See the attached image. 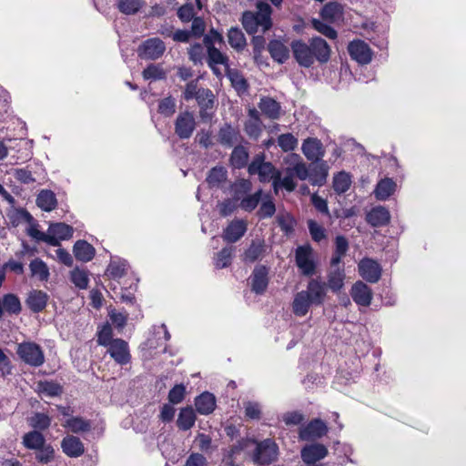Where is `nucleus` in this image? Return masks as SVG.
<instances>
[{"mask_svg":"<svg viewBox=\"0 0 466 466\" xmlns=\"http://www.w3.org/2000/svg\"><path fill=\"white\" fill-rule=\"evenodd\" d=\"M258 12L247 11L242 15V25L248 34H255L259 29L262 32L268 30L271 25V7L268 3L258 2Z\"/></svg>","mask_w":466,"mask_h":466,"instance_id":"nucleus-1","label":"nucleus"},{"mask_svg":"<svg viewBox=\"0 0 466 466\" xmlns=\"http://www.w3.org/2000/svg\"><path fill=\"white\" fill-rule=\"evenodd\" d=\"M16 353L25 363L31 367H40L45 362V354L42 348L32 341L18 344Z\"/></svg>","mask_w":466,"mask_h":466,"instance_id":"nucleus-2","label":"nucleus"},{"mask_svg":"<svg viewBox=\"0 0 466 466\" xmlns=\"http://www.w3.org/2000/svg\"><path fill=\"white\" fill-rule=\"evenodd\" d=\"M250 175H258L260 182H268L276 179L279 171L270 162H265L262 155H257L248 167Z\"/></svg>","mask_w":466,"mask_h":466,"instance_id":"nucleus-3","label":"nucleus"},{"mask_svg":"<svg viewBox=\"0 0 466 466\" xmlns=\"http://www.w3.org/2000/svg\"><path fill=\"white\" fill-rule=\"evenodd\" d=\"M295 261L302 275L312 276L315 274L314 251L309 244L299 246L296 248Z\"/></svg>","mask_w":466,"mask_h":466,"instance_id":"nucleus-4","label":"nucleus"},{"mask_svg":"<svg viewBox=\"0 0 466 466\" xmlns=\"http://www.w3.org/2000/svg\"><path fill=\"white\" fill-rule=\"evenodd\" d=\"M166 51L165 43L158 37H152L145 40L137 48V55L146 60H157Z\"/></svg>","mask_w":466,"mask_h":466,"instance_id":"nucleus-5","label":"nucleus"},{"mask_svg":"<svg viewBox=\"0 0 466 466\" xmlns=\"http://www.w3.org/2000/svg\"><path fill=\"white\" fill-rule=\"evenodd\" d=\"M278 445L270 439L258 443L253 460L258 464H270L278 457Z\"/></svg>","mask_w":466,"mask_h":466,"instance_id":"nucleus-6","label":"nucleus"},{"mask_svg":"<svg viewBox=\"0 0 466 466\" xmlns=\"http://www.w3.org/2000/svg\"><path fill=\"white\" fill-rule=\"evenodd\" d=\"M106 352L116 363L123 366L131 360V354L128 343L122 339H115L109 345L106 346Z\"/></svg>","mask_w":466,"mask_h":466,"instance_id":"nucleus-7","label":"nucleus"},{"mask_svg":"<svg viewBox=\"0 0 466 466\" xmlns=\"http://www.w3.org/2000/svg\"><path fill=\"white\" fill-rule=\"evenodd\" d=\"M196 128V120L188 111L178 114L175 121V133L180 139L189 138Z\"/></svg>","mask_w":466,"mask_h":466,"instance_id":"nucleus-8","label":"nucleus"},{"mask_svg":"<svg viewBox=\"0 0 466 466\" xmlns=\"http://www.w3.org/2000/svg\"><path fill=\"white\" fill-rule=\"evenodd\" d=\"M305 157L312 163L320 162L325 156V148L321 141L316 137L306 138L301 145Z\"/></svg>","mask_w":466,"mask_h":466,"instance_id":"nucleus-9","label":"nucleus"},{"mask_svg":"<svg viewBox=\"0 0 466 466\" xmlns=\"http://www.w3.org/2000/svg\"><path fill=\"white\" fill-rule=\"evenodd\" d=\"M327 431L326 423L319 419H314L299 429V437L302 441H311L321 438Z\"/></svg>","mask_w":466,"mask_h":466,"instance_id":"nucleus-10","label":"nucleus"},{"mask_svg":"<svg viewBox=\"0 0 466 466\" xmlns=\"http://www.w3.org/2000/svg\"><path fill=\"white\" fill-rule=\"evenodd\" d=\"M291 49L295 59L301 66L309 67L313 65L315 58L310 43L307 45L300 40L294 41L291 44Z\"/></svg>","mask_w":466,"mask_h":466,"instance_id":"nucleus-11","label":"nucleus"},{"mask_svg":"<svg viewBox=\"0 0 466 466\" xmlns=\"http://www.w3.org/2000/svg\"><path fill=\"white\" fill-rule=\"evenodd\" d=\"M358 268L360 277L370 283L378 282L381 277L380 265L371 258H366L361 259Z\"/></svg>","mask_w":466,"mask_h":466,"instance_id":"nucleus-12","label":"nucleus"},{"mask_svg":"<svg viewBox=\"0 0 466 466\" xmlns=\"http://www.w3.org/2000/svg\"><path fill=\"white\" fill-rule=\"evenodd\" d=\"M17 213L21 219L29 223V227L26 229V233L28 236H30L36 241H43L47 244H56L55 239L48 236V232L44 233L38 229V225L35 222L34 218L28 211H26L25 209H21Z\"/></svg>","mask_w":466,"mask_h":466,"instance_id":"nucleus-13","label":"nucleus"},{"mask_svg":"<svg viewBox=\"0 0 466 466\" xmlns=\"http://www.w3.org/2000/svg\"><path fill=\"white\" fill-rule=\"evenodd\" d=\"M327 284L319 279H311L307 285V289L302 290L308 294L309 299L316 306H320L324 303L327 296Z\"/></svg>","mask_w":466,"mask_h":466,"instance_id":"nucleus-14","label":"nucleus"},{"mask_svg":"<svg viewBox=\"0 0 466 466\" xmlns=\"http://www.w3.org/2000/svg\"><path fill=\"white\" fill-rule=\"evenodd\" d=\"M268 268L266 266H256L250 276L251 290L258 294H263L268 285Z\"/></svg>","mask_w":466,"mask_h":466,"instance_id":"nucleus-15","label":"nucleus"},{"mask_svg":"<svg viewBox=\"0 0 466 466\" xmlns=\"http://www.w3.org/2000/svg\"><path fill=\"white\" fill-rule=\"evenodd\" d=\"M350 296L357 305L368 307L371 303L373 293L367 284L359 280L351 287Z\"/></svg>","mask_w":466,"mask_h":466,"instance_id":"nucleus-16","label":"nucleus"},{"mask_svg":"<svg viewBox=\"0 0 466 466\" xmlns=\"http://www.w3.org/2000/svg\"><path fill=\"white\" fill-rule=\"evenodd\" d=\"M350 56L360 64H369L371 61L372 54L370 46L361 40H355L348 46Z\"/></svg>","mask_w":466,"mask_h":466,"instance_id":"nucleus-17","label":"nucleus"},{"mask_svg":"<svg viewBox=\"0 0 466 466\" xmlns=\"http://www.w3.org/2000/svg\"><path fill=\"white\" fill-rule=\"evenodd\" d=\"M300 455L306 465L313 464L328 455V449L323 444L313 443L303 447Z\"/></svg>","mask_w":466,"mask_h":466,"instance_id":"nucleus-18","label":"nucleus"},{"mask_svg":"<svg viewBox=\"0 0 466 466\" xmlns=\"http://www.w3.org/2000/svg\"><path fill=\"white\" fill-rule=\"evenodd\" d=\"M246 231V221L243 219H234L224 229L222 238L228 243H235L245 235Z\"/></svg>","mask_w":466,"mask_h":466,"instance_id":"nucleus-19","label":"nucleus"},{"mask_svg":"<svg viewBox=\"0 0 466 466\" xmlns=\"http://www.w3.org/2000/svg\"><path fill=\"white\" fill-rule=\"evenodd\" d=\"M36 463L30 466H59L61 461L56 458L55 449L50 443L35 451Z\"/></svg>","mask_w":466,"mask_h":466,"instance_id":"nucleus-20","label":"nucleus"},{"mask_svg":"<svg viewBox=\"0 0 466 466\" xmlns=\"http://www.w3.org/2000/svg\"><path fill=\"white\" fill-rule=\"evenodd\" d=\"M218 142L228 147H233L241 141L242 137L238 127L231 126L230 124H225L222 126L218 134Z\"/></svg>","mask_w":466,"mask_h":466,"instance_id":"nucleus-21","label":"nucleus"},{"mask_svg":"<svg viewBox=\"0 0 466 466\" xmlns=\"http://www.w3.org/2000/svg\"><path fill=\"white\" fill-rule=\"evenodd\" d=\"M63 452L71 458H77L84 454L85 446L81 440L74 435H67L61 441Z\"/></svg>","mask_w":466,"mask_h":466,"instance_id":"nucleus-22","label":"nucleus"},{"mask_svg":"<svg viewBox=\"0 0 466 466\" xmlns=\"http://www.w3.org/2000/svg\"><path fill=\"white\" fill-rule=\"evenodd\" d=\"M48 236L53 238L56 244H50L54 247L60 246L61 240L69 239L73 236V228L65 223H52L48 228Z\"/></svg>","mask_w":466,"mask_h":466,"instance_id":"nucleus-23","label":"nucleus"},{"mask_svg":"<svg viewBox=\"0 0 466 466\" xmlns=\"http://www.w3.org/2000/svg\"><path fill=\"white\" fill-rule=\"evenodd\" d=\"M295 175L289 167L284 169V176L281 177V173L277 176L273 183V190L275 194L279 193V188H284L288 192H292L297 187V182L295 181Z\"/></svg>","mask_w":466,"mask_h":466,"instance_id":"nucleus-24","label":"nucleus"},{"mask_svg":"<svg viewBox=\"0 0 466 466\" xmlns=\"http://www.w3.org/2000/svg\"><path fill=\"white\" fill-rule=\"evenodd\" d=\"M195 407L199 414L208 415L216 408V398L212 393L205 391L195 399Z\"/></svg>","mask_w":466,"mask_h":466,"instance_id":"nucleus-25","label":"nucleus"},{"mask_svg":"<svg viewBox=\"0 0 466 466\" xmlns=\"http://www.w3.org/2000/svg\"><path fill=\"white\" fill-rule=\"evenodd\" d=\"M366 219L372 227H382L390 222V215L386 208L379 206L367 214Z\"/></svg>","mask_w":466,"mask_h":466,"instance_id":"nucleus-26","label":"nucleus"},{"mask_svg":"<svg viewBox=\"0 0 466 466\" xmlns=\"http://www.w3.org/2000/svg\"><path fill=\"white\" fill-rule=\"evenodd\" d=\"M247 443V441L241 440L226 450L222 460L224 466H242L237 463V459L246 448Z\"/></svg>","mask_w":466,"mask_h":466,"instance_id":"nucleus-27","label":"nucleus"},{"mask_svg":"<svg viewBox=\"0 0 466 466\" xmlns=\"http://www.w3.org/2000/svg\"><path fill=\"white\" fill-rule=\"evenodd\" d=\"M48 295L42 290H32L26 299V305L35 313L41 312L47 304Z\"/></svg>","mask_w":466,"mask_h":466,"instance_id":"nucleus-28","label":"nucleus"},{"mask_svg":"<svg viewBox=\"0 0 466 466\" xmlns=\"http://www.w3.org/2000/svg\"><path fill=\"white\" fill-rule=\"evenodd\" d=\"M317 163L309 172V180L311 185L321 187L327 182L329 167L326 161Z\"/></svg>","mask_w":466,"mask_h":466,"instance_id":"nucleus-29","label":"nucleus"},{"mask_svg":"<svg viewBox=\"0 0 466 466\" xmlns=\"http://www.w3.org/2000/svg\"><path fill=\"white\" fill-rule=\"evenodd\" d=\"M397 185L392 178L385 177L380 179L375 189L374 196L376 199L380 201L387 200L395 192Z\"/></svg>","mask_w":466,"mask_h":466,"instance_id":"nucleus-30","label":"nucleus"},{"mask_svg":"<svg viewBox=\"0 0 466 466\" xmlns=\"http://www.w3.org/2000/svg\"><path fill=\"white\" fill-rule=\"evenodd\" d=\"M213 98L214 96L212 91L204 88H201L196 96V100L198 101V106L201 107L200 116L202 119H209L211 117V114L208 113V110L213 107Z\"/></svg>","mask_w":466,"mask_h":466,"instance_id":"nucleus-31","label":"nucleus"},{"mask_svg":"<svg viewBox=\"0 0 466 466\" xmlns=\"http://www.w3.org/2000/svg\"><path fill=\"white\" fill-rule=\"evenodd\" d=\"M258 107L263 115L269 119H278L280 116L281 106L279 102L271 97H262L258 104Z\"/></svg>","mask_w":466,"mask_h":466,"instance_id":"nucleus-32","label":"nucleus"},{"mask_svg":"<svg viewBox=\"0 0 466 466\" xmlns=\"http://www.w3.org/2000/svg\"><path fill=\"white\" fill-rule=\"evenodd\" d=\"M311 305H314L309 299L308 294L302 290L295 294L292 302L293 313L298 317H304L309 310Z\"/></svg>","mask_w":466,"mask_h":466,"instance_id":"nucleus-33","label":"nucleus"},{"mask_svg":"<svg viewBox=\"0 0 466 466\" xmlns=\"http://www.w3.org/2000/svg\"><path fill=\"white\" fill-rule=\"evenodd\" d=\"M262 123L259 118V113L257 109L248 110V118L245 123V131L250 137L257 138L262 131Z\"/></svg>","mask_w":466,"mask_h":466,"instance_id":"nucleus-34","label":"nucleus"},{"mask_svg":"<svg viewBox=\"0 0 466 466\" xmlns=\"http://www.w3.org/2000/svg\"><path fill=\"white\" fill-rule=\"evenodd\" d=\"M314 58L320 63H325L329 59L330 48L328 43L320 37H313L310 40Z\"/></svg>","mask_w":466,"mask_h":466,"instance_id":"nucleus-35","label":"nucleus"},{"mask_svg":"<svg viewBox=\"0 0 466 466\" xmlns=\"http://www.w3.org/2000/svg\"><path fill=\"white\" fill-rule=\"evenodd\" d=\"M37 207L46 212L54 210L57 206L56 194L52 190L42 189L36 197Z\"/></svg>","mask_w":466,"mask_h":466,"instance_id":"nucleus-36","label":"nucleus"},{"mask_svg":"<svg viewBox=\"0 0 466 466\" xmlns=\"http://www.w3.org/2000/svg\"><path fill=\"white\" fill-rule=\"evenodd\" d=\"M73 252L77 260L88 262L96 254L94 247L86 240H78L75 243Z\"/></svg>","mask_w":466,"mask_h":466,"instance_id":"nucleus-37","label":"nucleus"},{"mask_svg":"<svg viewBox=\"0 0 466 466\" xmlns=\"http://www.w3.org/2000/svg\"><path fill=\"white\" fill-rule=\"evenodd\" d=\"M268 49L273 60L279 64L285 63L289 56V48L279 40H271L268 46Z\"/></svg>","mask_w":466,"mask_h":466,"instance_id":"nucleus-38","label":"nucleus"},{"mask_svg":"<svg viewBox=\"0 0 466 466\" xmlns=\"http://www.w3.org/2000/svg\"><path fill=\"white\" fill-rule=\"evenodd\" d=\"M228 171L223 167L211 168L207 176L206 181L210 188H219L227 180Z\"/></svg>","mask_w":466,"mask_h":466,"instance_id":"nucleus-39","label":"nucleus"},{"mask_svg":"<svg viewBox=\"0 0 466 466\" xmlns=\"http://www.w3.org/2000/svg\"><path fill=\"white\" fill-rule=\"evenodd\" d=\"M23 444L27 449L35 451L47 444V442L46 441V439L41 432L37 431H32L24 435Z\"/></svg>","mask_w":466,"mask_h":466,"instance_id":"nucleus-40","label":"nucleus"},{"mask_svg":"<svg viewBox=\"0 0 466 466\" xmlns=\"http://www.w3.org/2000/svg\"><path fill=\"white\" fill-rule=\"evenodd\" d=\"M345 272L342 268H331L328 273V287L333 292H339L344 286Z\"/></svg>","mask_w":466,"mask_h":466,"instance_id":"nucleus-41","label":"nucleus"},{"mask_svg":"<svg viewBox=\"0 0 466 466\" xmlns=\"http://www.w3.org/2000/svg\"><path fill=\"white\" fill-rule=\"evenodd\" d=\"M265 252V244L261 239L252 240L250 246L245 251L243 260L245 262H254L258 259Z\"/></svg>","mask_w":466,"mask_h":466,"instance_id":"nucleus-42","label":"nucleus"},{"mask_svg":"<svg viewBox=\"0 0 466 466\" xmlns=\"http://www.w3.org/2000/svg\"><path fill=\"white\" fill-rule=\"evenodd\" d=\"M128 265L127 260L121 258H112L106 268V274L114 279H118L127 273Z\"/></svg>","mask_w":466,"mask_h":466,"instance_id":"nucleus-43","label":"nucleus"},{"mask_svg":"<svg viewBox=\"0 0 466 466\" xmlns=\"http://www.w3.org/2000/svg\"><path fill=\"white\" fill-rule=\"evenodd\" d=\"M196 419L193 409L191 407H186L180 410L177 425L180 430L187 431L194 426Z\"/></svg>","mask_w":466,"mask_h":466,"instance_id":"nucleus-44","label":"nucleus"},{"mask_svg":"<svg viewBox=\"0 0 466 466\" xmlns=\"http://www.w3.org/2000/svg\"><path fill=\"white\" fill-rule=\"evenodd\" d=\"M208 66L214 71V73L218 75L219 73L216 66L218 65L227 66L228 57L223 53H221L218 48L208 45Z\"/></svg>","mask_w":466,"mask_h":466,"instance_id":"nucleus-45","label":"nucleus"},{"mask_svg":"<svg viewBox=\"0 0 466 466\" xmlns=\"http://www.w3.org/2000/svg\"><path fill=\"white\" fill-rule=\"evenodd\" d=\"M252 189V184L248 179L236 180L231 186L232 198L238 201L248 196Z\"/></svg>","mask_w":466,"mask_h":466,"instance_id":"nucleus-46","label":"nucleus"},{"mask_svg":"<svg viewBox=\"0 0 466 466\" xmlns=\"http://www.w3.org/2000/svg\"><path fill=\"white\" fill-rule=\"evenodd\" d=\"M332 183L334 191L340 195L350 189L351 185V177L349 173L340 171L334 175Z\"/></svg>","mask_w":466,"mask_h":466,"instance_id":"nucleus-47","label":"nucleus"},{"mask_svg":"<svg viewBox=\"0 0 466 466\" xmlns=\"http://www.w3.org/2000/svg\"><path fill=\"white\" fill-rule=\"evenodd\" d=\"M63 426L67 428L74 433H81L86 432L90 431L91 424L88 420H84L80 417H71L68 418L64 423Z\"/></svg>","mask_w":466,"mask_h":466,"instance_id":"nucleus-48","label":"nucleus"},{"mask_svg":"<svg viewBox=\"0 0 466 466\" xmlns=\"http://www.w3.org/2000/svg\"><path fill=\"white\" fill-rule=\"evenodd\" d=\"M290 158L294 160L291 162L289 167L293 171L295 177L302 181L309 179V167L306 163L301 160L300 157L297 154H294L290 157Z\"/></svg>","mask_w":466,"mask_h":466,"instance_id":"nucleus-49","label":"nucleus"},{"mask_svg":"<svg viewBox=\"0 0 466 466\" xmlns=\"http://www.w3.org/2000/svg\"><path fill=\"white\" fill-rule=\"evenodd\" d=\"M144 5V0H118L116 7L120 13L131 15H136Z\"/></svg>","mask_w":466,"mask_h":466,"instance_id":"nucleus-50","label":"nucleus"},{"mask_svg":"<svg viewBox=\"0 0 466 466\" xmlns=\"http://www.w3.org/2000/svg\"><path fill=\"white\" fill-rule=\"evenodd\" d=\"M228 44L237 51L243 50L246 46V37L243 32L238 27H232L228 33Z\"/></svg>","mask_w":466,"mask_h":466,"instance_id":"nucleus-51","label":"nucleus"},{"mask_svg":"<svg viewBox=\"0 0 466 466\" xmlns=\"http://www.w3.org/2000/svg\"><path fill=\"white\" fill-rule=\"evenodd\" d=\"M70 280L79 289H86L89 283L88 271L83 268H76L70 272Z\"/></svg>","mask_w":466,"mask_h":466,"instance_id":"nucleus-52","label":"nucleus"},{"mask_svg":"<svg viewBox=\"0 0 466 466\" xmlns=\"http://www.w3.org/2000/svg\"><path fill=\"white\" fill-rule=\"evenodd\" d=\"M248 153L243 146H237L234 147L231 153L230 162L235 168L244 167L248 163Z\"/></svg>","mask_w":466,"mask_h":466,"instance_id":"nucleus-53","label":"nucleus"},{"mask_svg":"<svg viewBox=\"0 0 466 466\" xmlns=\"http://www.w3.org/2000/svg\"><path fill=\"white\" fill-rule=\"evenodd\" d=\"M341 15L342 6L336 2H330L326 4L321 10L322 17L325 20H329L331 22L339 19Z\"/></svg>","mask_w":466,"mask_h":466,"instance_id":"nucleus-54","label":"nucleus"},{"mask_svg":"<svg viewBox=\"0 0 466 466\" xmlns=\"http://www.w3.org/2000/svg\"><path fill=\"white\" fill-rule=\"evenodd\" d=\"M234 248L226 247L217 253L214 258V265L217 268H224L231 264Z\"/></svg>","mask_w":466,"mask_h":466,"instance_id":"nucleus-55","label":"nucleus"},{"mask_svg":"<svg viewBox=\"0 0 466 466\" xmlns=\"http://www.w3.org/2000/svg\"><path fill=\"white\" fill-rule=\"evenodd\" d=\"M29 268L32 275L36 277L39 280H47L49 277V269L43 260L39 258L32 260L30 262Z\"/></svg>","mask_w":466,"mask_h":466,"instance_id":"nucleus-56","label":"nucleus"},{"mask_svg":"<svg viewBox=\"0 0 466 466\" xmlns=\"http://www.w3.org/2000/svg\"><path fill=\"white\" fill-rule=\"evenodd\" d=\"M3 309L9 314H19L22 307L20 299L15 294H6L3 297Z\"/></svg>","mask_w":466,"mask_h":466,"instance_id":"nucleus-57","label":"nucleus"},{"mask_svg":"<svg viewBox=\"0 0 466 466\" xmlns=\"http://www.w3.org/2000/svg\"><path fill=\"white\" fill-rule=\"evenodd\" d=\"M262 196V190L259 189L254 194H248L240 200L239 207L241 209L251 212L258 205Z\"/></svg>","mask_w":466,"mask_h":466,"instance_id":"nucleus-58","label":"nucleus"},{"mask_svg":"<svg viewBox=\"0 0 466 466\" xmlns=\"http://www.w3.org/2000/svg\"><path fill=\"white\" fill-rule=\"evenodd\" d=\"M37 391L46 397H56L62 393V388L56 382L44 381L37 384Z\"/></svg>","mask_w":466,"mask_h":466,"instance_id":"nucleus-59","label":"nucleus"},{"mask_svg":"<svg viewBox=\"0 0 466 466\" xmlns=\"http://www.w3.org/2000/svg\"><path fill=\"white\" fill-rule=\"evenodd\" d=\"M278 146L285 152L294 150L298 146V139L290 133L282 134L278 137Z\"/></svg>","mask_w":466,"mask_h":466,"instance_id":"nucleus-60","label":"nucleus"},{"mask_svg":"<svg viewBox=\"0 0 466 466\" xmlns=\"http://www.w3.org/2000/svg\"><path fill=\"white\" fill-rule=\"evenodd\" d=\"M113 340H115V339H113L111 325L109 323H106L97 331V343L98 345L106 347L112 343Z\"/></svg>","mask_w":466,"mask_h":466,"instance_id":"nucleus-61","label":"nucleus"},{"mask_svg":"<svg viewBox=\"0 0 466 466\" xmlns=\"http://www.w3.org/2000/svg\"><path fill=\"white\" fill-rule=\"evenodd\" d=\"M308 228L309 234L311 236V238L316 242H320L321 240L325 239L327 237L325 228L317 223L313 219L308 220Z\"/></svg>","mask_w":466,"mask_h":466,"instance_id":"nucleus-62","label":"nucleus"},{"mask_svg":"<svg viewBox=\"0 0 466 466\" xmlns=\"http://www.w3.org/2000/svg\"><path fill=\"white\" fill-rule=\"evenodd\" d=\"M51 424V419L48 415L41 412H36L30 418V425L38 430H46Z\"/></svg>","mask_w":466,"mask_h":466,"instance_id":"nucleus-63","label":"nucleus"},{"mask_svg":"<svg viewBox=\"0 0 466 466\" xmlns=\"http://www.w3.org/2000/svg\"><path fill=\"white\" fill-rule=\"evenodd\" d=\"M165 71L163 70V68L161 66H159L158 65H149L147 68L144 69L143 71V77L145 79H153V80H157V79H162L165 77Z\"/></svg>","mask_w":466,"mask_h":466,"instance_id":"nucleus-64","label":"nucleus"}]
</instances>
